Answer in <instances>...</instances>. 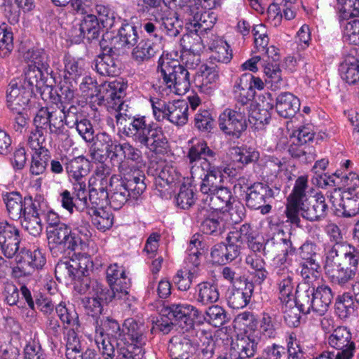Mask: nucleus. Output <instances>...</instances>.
<instances>
[{
	"mask_svg": "<svg viewBox=\"0 0 359 359\" xmlns=\"http://www.w3.org/2000/svg\"><path fill=\"white\" fill-rule=\"evenodd\" d=\"M325 231L334 243L326 255L324 269L332 283L344 286L353 280L359 264V252L355 246L343 243V236L339 226L328 224Z\"/></svg>",
	"mask_w": 359,
	"mask_h": 359,
	"instance_id": "f257e3e1",
	"label": "nucleus"
},
{
	"mask_svg": "<svg viewBox=\"0 0 359 359\" xmlns=\"http://www.w3.org/2000/svg\"><path fill=\"white\" fill-rule=\"evenodd\" d=\"M115 118L123 133L136 143L156 154L166 153L169 143L161 127L149 122L144 116H131L118 111Z\"/></svg>",
	"mask_w": 359,
	"mask_h": 359,
	"instance_id": "f03ea898",
	"label": "nucleus"
},
{
	"mask_svg": "<svg viewBox=\"0 0 359 359\" xmlns=\"http://www.w3.org/2000/svg\"><path fill=\"white\" fill-rule=\"evenodd\" d=\"M333 297L327 285H322L317 288L307 286L306 289L297 290L296 304L300 306L304 314L313 311L323 316L327 311Z\"/></svg>",
	"mask_w": 359,
	"mask_h": 359,
	"instance_id": "7ed1b4c3",
	"label": "nucleus"
},
{
	"mask_svg": "<svg viewBox=\"0 0 359 359\" xmlns=\"http://www.w3.org/2000/svg\"><path fill=\"white\" fill-rule=\"evenodd\" d=\"M81 88L86 92V88L95 93V95L99 100V104H104L114 109L117 112L123 109V97L126 86L117 81L104 83L98 88L90 77H86L81 83Z\"/></svg>",
	"mask_w": 359,
	"mask_h": 359,
	"instance_id": "20e7f679",
	"label": "nucleus"
},
{
	"mask_svg": "<svg viewBox=\"0 0 359 359\" xmlns=\"http://www.w3.org/2000/svg\"><path fill=\"white\" fill-rule=\"evenodd\" d=\"M161 60L162 57L158 60V68L167 87L179 95L187 93L191 86L190 73L187 68L176 60L162 62Z\"/></svg>",
	"mask_w": 359,
	"mask_h": 359,
	"instance_id": "39448f33",
	"label": "nucleus"
},
{
	"mask_svg": "<svg viewBox=\"0 0 359 359\" xmlns=\"http://www.w3.org/2000/svg\"><path fill=\"white\" fill-rule=\"evenodd\" d=\"M46 231L49 248L54 257H57L58 252L65 248L71 251H76L82 248L81 237L76 236L72 229L65 223L57 224L55 229H48Z\"/></svg>",
	"mask_w": 359,
	"mask_h": 359,
	"instance_id": "423d86ee",
	"label": "nucleus"
},
{
	"mask_svg": "<svg viewBox=\"0 0 359 359\" xmlns=\"http://www.w3.org/2000/svg\"><path fill=\"white\" fill-rule=\"evenodd\" d=\"M162 311L169 320H173L175 325L186 332H195L194 320L201 321V312L195 306L187 304H172L165 306Z\"/></svg>",
	"mask_w": 359,
	"mask_h": 359,
	"instance_id": "0eeeda50",
	"label": "nucleus"
},
{
	"mask_svg": "<svg viewBox=\"0 0 359 359\" xmlns=\"http://www.w3.org/2000/svg\"><path fill=\"white\" fill-rule=\"evenodd\" d=\"M246 115V109L243 107L226 109L219 117V128L226 135L239 137L248 126Z\"/></svg>",
	"mask_w": 359,
	"mask_h": 359,
	"instance_id": "6e6552de",
	"label": "nucleus"
},
{
	"mask_svg": "<svg viewBox=\"0 0 359 359\" xmlns=\"http://www.w3.org/2000/svg\"><path fill=\"white\" fill-rule=\"evenodd\" d=\"M274 194V191L267 184L255 183L248 189L246 205L250 209L260 210L262 215L268 214L271 210L270 203Z\"/></svg>",
	"mask_w": 359,
	"mask_h": 359,
	"instance_id": "1a4fd4ad",
	"label": "nucleus"
},
{
	"mask_svg": "<svg viewBox=\"0 0 359 359\" xmlns=\"http://www.w3.org/2000/svg\"><path fill=\"white\" fill-rule=\"evenodd\" d=\"M41 197L25 201V212L19 219L22 228L33 236H39L43 231V224L40 217L41 210Z\"/></svg>",
	"mask_w": 359,
	"mask_h": 359,
	"instance_id": "9d476101",
	"label": "nucleus"
},
{
	"mask_svg": "<svg viewBox=\"0 0 359 359\" xmlns=\"http://www.w3.org/2000/svg\"><path fill=\"white\" fill-rule=\"evenodd\" d=\"M327 212L328 205L325 196L321 194H316L299 203L296 215L298 218L301 215L309 222H319L326 217Z\"/></svg>",
	"mask_w": 359,
	"mask_h": 359,
	"instance_id": "9b49d317",
	"label": "nucleus"
},
{
	"mask_svg": "<svg viewBox=\"0 0 359 359\" xmlns=\"http://www.w3.org/2000/svg\"><path fill=\"white\" fill-rule=\"evenodd\" d=\"M329 345L337 351L335 359H352L355 350L350 330L344 326H339L328 337Z\"/></svg>",
	"mask_w": 359,
	"mask_h": 359,
	"instance_id": "f8f14e48",
	"label": "nucleus"
},
{
	"mask_svg": "<svg viewBox=\"0 0 359 359\" xmlns=\"http://www.w3.org/2000/svg\"><path fill=\"white\" fill-rule=\"evenodd\" d=\"M308 177L299 176L295 181L291 194L287 198L285 211L287 219L293 224L299 226L300 218L297 216V210L299 203L308 198L306 191L308 188Z\"/></svg>",
	"mask_w": 359,
	"mask_h": 359,
	"instance_id": "ddd939ff",
	"label": "nucleus"
},
{
	"mask_svg": "<svg viewBox=\"0 0 359 359\" xmlns=\"http://www.w3.org/2000/svg\"><path fill=\"white\" fill-rule=\"evenodd\" d=\"M196 220L201 222V231L207 235L219 236L225 231V222L218 212L211 211L206 205H199L196 212Z\"/></svg>",
	"mask_w": 359,
	"mask_h": 359,
	"instance_id": "4468645a",
	"label": "nucleus"
},
{
	"mask_svg": "<svg viewBox=\"0 0 359 359\" xmlns=\"http://www.w3.org/2000/svg\"><path fill=\"white\" fill-rule=\"evenodd\" d=\"M32 94L23 84L22 79H12L6 90L8 107L13 112L24 111L28 105Z\"/></svg>",
	"mask_w": 359,
	"mask_h": 359,
	"instance_id": "2eb2a0df",
	"label": "nucleus"
},
{
	"mask_svg": "<svg viewBox=\"0 0 359 359\" xmlns=\"http://www.w3.org/2000/svg\"><path fill=\"white\" fill-rule=\"evenodd\" d=\"M358 193L341 191V189H334L329 196L330 201L339 215L351 217L359 212Z\"/></svg>",
	"mask_w": 359,
	"mask_h": 359,
	"instance_id": "dca6fc26",
	"label": "nucleus"
},
{
	"mask_svg": "<svg viewBox=\"0 0 359 359\" xmlns=\"http://www.w3.org/2000/svg\"><path fill=\"white\" fill-rule=\"evenodd\" d=\"M296 250L297 247L291 240V235H286L283 230H278L264 243V256L274 260L280 255H293Z\"/></svg>",
	"mask_w": 359,
	"mask_h": 359,
	"instance_id": "f3484780",
	"label": "nucleus"
},
{
	"mask_svg": "<svg viewBox=\"0 0 359 359\" xmlns=\"http://www.w3.org/2000/svg\"><path fill=\"white\" fill-rule=\"evenodd\" d=\"M36 129H49L50 134L60 135L64 133L65 126L62 123L61 114L53 107L40 108L34 118Z\"/></svg>",
	"mask_w": 359,
	"mask_h": 359,
	"instance_id": "a211bd4d",
	"label": "nucleus"
},
{
	"mask_svg": "<svg viewBox=\"0 0 359 359\" xmlns=\"http://www.w3.org/2000/svg\"><path fill=\"white\" fill-rule=\"evenodd\" d=\"M20 243V231L8 222L0 223V248L3 255L8 259L17 255Z\"/></svg>",
	"mask_w": 359,
	"mask_h": 359,
	"instance_id": "6ab92c4d",
	"label": "nucleus"
},
{
	"mask_svg": "<svg viewBox=\"0 0 359 359\" xmlns=\"http://www.w3.org/2000/svg\"><path fill=\"white\" fill-rule=\"evenodd\" d=\"M17 269L24 276L31 275L36 269H41L46 264V258L39 250L31 251L22 248L15 256Z\"/></svg>",
	"mask_w": 359,
	"mask_h": 359,
	"instance_id": "aec40b11",
	"label": "nucleus"
},
{
	"mask_svg": "<svg viewBox=\"0 0 359 359\" xmlns=\"http://www.w3.org/2000/svg\"><path fill=\"white\" fill-rule=\"evenodd\" d=\"M201 169L203 172L200 177L202 179L201 184V191L209 196L211 193L217 191L222 181V175L221 168L216 166L210 160L205 159L201 163Z\"/></svg>",
	"mask_w": 359,
	"mask_h": 359,
	"instance_id": "412c9836",
	"label": "nucleus"
},
{
	"mask_svg": "<svg viewBox=\"0 0 359 359\" xmlns=\"http://www.w3.org/2000/svg\"><path fill=\"white\" fill-rule=\"evenodd\" d=\"M159 29L170 38L178 36L182 30V25L179 21L178 15L161 9L152 14Z\"/></svg>",
	"mask_w": 359,
	"mask_h": 359,
	"instance_id": "4be33fe9",
	"label": "nucleus"
},
{
	"mask_svg": "<svg viewBox=\"0 0 359 359\" xmlns=\"http://www.w3.org/2000/svg\"><path fill=\"white\" fill-rule=\"evenodd\" d=\"M197 339L188 334L176 336L170 340L168 350L172 359H189L195 351Z\"/></svg>",
	"mask_w": 359,
	"mask_h": 359,
	"instance_id": "5701e85b",
	"label": "nucleus"
},
{
	"mask_svg": "<svg viewBox=\"0 0 359 359\" xmlns=\"http://www.w3.org/2000/svg\"><path fill=\"white\" fill-rule=\"evenodd\" d=\"M95 335L102 336L108 339H114L126 344L125 331L121 327L118 321L112 318L106 317L103 319L97 318L95 321Z\"/></svg>",
	"mask_w": 359,
	"mask_h": 359,
	"instance_id": "b1692460",
	"label": "nucleus"
},
{
	"mask_svg": "<svg viewBox=\"0 0 359 359\" xmlns=\"http://www.w3.org/2000/svg\"><path fill=\"white\" fill-rule=\"evenodd\" d=\"M258 340L249 336L238 338L231 344L230 356L231 359H248L253 357L257 351Z\"/></svg>",
	"mask_w": 359,
	"mask_h": 359,
	"instance_id": "393cba45",
	"label": "nucleus"
},
{
	"mask_svg": "<svg viewBox=\"0 0 359 359\" xmlns=\"http://www.w3.org/2000/svg\"><path fill=\"white\" fill-rule=\"evenodd\" d=\"M196 339H197L195 351H194V359H211L215 355V341L212 334L204 330L195 331Z\"/></svg>",
	"mask_w": 359,
	"mask_h": 359,
	"instance_id": "a878e982",
	"label": "nucleus"
},
{
	"mask_svg": "<svg viewBox=\"0 0 359 359\" xmlns=\"http://www.w3.org/2000/svg\"><path fill=\"white\" fill-rule=\"evenodd\" d=\"M255 285L251 281L244 280L243 286L233 287L228 298V304L233 309H239L245 307L250 302Z\"/></svg>",
	"mask_w": 359,
	"mask_h": 359,
	"instance_id": "bb28decb",
	"label": "nucleus"
},
{
	"mask_svg": "<svg viewBox=\"0 0 359 359\" xmlns=\"http://www.w3.org/2000/svg\"><path fill=\"white\" fill-rule=\"evenodd\" d=\"M253 76L250 73L243 74L235 82L233 95L237 102L245 107L255 97V90L252 89Z\"/></svg>",
	"mask_w": 359,
	"mask_h": 359,
	"instance_id": "cd10ccee",
	"label": "nucleus"
},
{
	"mask_svg": "<svg viewBox=\"0 0 359 359\" xmlns=\"http://www.w3.org/2000/svg\"><path fill=\"white\" fill-rule=\"evenodd\" d=\"M145 176L140 170H135L126 174L124 177L119 180L126 191H128L129 196L137 199L146 189L147 185L144 182Z\"/></svg>",
	"mask_w": 359,
	"mask_h": 359,
	"instance_id": "c85d7f7f",
	"label": "nucleus"
},
{
	"mask_svg": "<svg viewBox=\"0 0 359 359\" xmlns=\"http://www.w3.org/2000/svg\"><path fill=\"white\" fill-rule=\"evenodd\" d=\"M339 72L346 83L350 86L359 84V54L346 55L340 65Z\"/></svg>",
	"mask_w": 359,
	"mask_h": 359,
	"instance_id": "c756f323",
	"label": "nucleus"
},
{
	"mask_svg": "<svg viewBox=\"0 0 359 359\" xmlns=\"http://www.w3.org/2000/svg\"><path fill=\"white\" fill-rule=\"evenodd\" d=\"M34 199L32 196L22 198L20 193L12 191L3 195V200L6 206L8 214L13 220L19 219L25 212V201Z\"/></svg>",
	"mask_w": 359,
	"mask_h": 359,
	"instance_id": "7c9ffc66",
	"label": "nucleus"
},
{
	"mask_svg": "<svg viewBox=\"0 0 359 359\" xmlns=\"http://www.w3.org/2000/svg\"><path fill=\"white\" fill-rule=\"evenodd\" d=\"M299 100L290 93H282L276 97V109L282 117H293L299 110Z\"/></svg>",
	"mask_w": 359,
	"mask_h": 359,
	"instance_id": "2f4dec72",
	"label": "nucleus"
},
{
	"mask_svg": "<svg viewBox=\"0 0 359 359\" xmlns=\"http://www.w3.org/2000/svg\"><path fill=\"white\" fill-rule=\"evenodd\" d=\"M90 161L83 156L74 158L66 163L65 169L69 179L74 182H83L90 172Z\"/></svg>",
	"mask_w": 359,
	"mask_h": 359,
	"instance_id": "473e14b6",
	"label": "nucleus"
},
{
	"mask_svg": "<svg viewBox=\"0 0 359 359\" xmlns=\"http://www.w3.org/2000/svg\"><path fill=\"white\" fill-rule=\"evenodd\" d=\"M240 255V245L228 243L227 245L220 243L215 245L211 250L213 262L225 264L234 260Z\"/></svg>",
	"mask_w": 359,
	"mask_h": 359,
	"instance_id": "72a5a7b5",
	"label": "nucleus"
},
{
	"mask_svg": "<svg viewBox=\"0 0 359 359\" xmlns=\"http://www.w3.org/2000/svg\"><path fill=\"white\" fill-rule=\"evenodd\" d=\"M159 51V46L151 39H146L141 40L136 46L133 48L131 55L132 58L137 63L142 64L149 61L154 57Z\"/></svg>",
	"mask_w": 359,
	"mask_h": 359,
	"instance_id": "f704fd0d",
	"label": "nucleus"
},
{
	"mask_svg": "<svg viewBox=\"0 0 359 359\" xmlns=\"http://www.w3.org/2000/svg\"><path fill=\"white\" fill-rule=\"evenodd\" d=\"M276 277L278 284L279 292L282 302L287 301L294 289L293 274L287 267H275Z\"/></svg>",
	"mask_w": 359,
	"mask_h": 359,
	"instance_id": "c9c22d12",
	"label": "nucleus"
},
{
	"mask_svg": "<svg viewBox=\"0 0 359 359\" xmlns=\"http://www.w3.org/2000/svg\"><path fill=\"white\" fill-rule=\"evenodd\" d=\"M116 38L118 46L130 48L137 44L140 37L137 27L124 20L121 23Z\"/></svg>",
	"mask_w": 359,
	"mask_h": 359,
	"instance_id": "e433bc0d",
	"label": "nucleus"
},
{
	"mask_svg": "<svg viewBox=\"0 0 359 359\" xmlns=\"http://www.w3.org/2000/svg\"><path fill=\"white\" fill-rule=\"evenodd\" d=\"M206 5H202L199 0H180L176 13L187 21V25L190 26L196 15L199 14Z\"/></svg>",
	"mask_w": 359,
	"mask_h": 359,
	"instance_id": "4c0bfd02",
	"label": "nucleus"
},
{
	"mask_svg": "<svg viewBox=\"0 0 359 359\" xmlns=\"http://www.w3.org/2000/svg\"><path fill=\"white\" fill-rule=\"evenodd\" d=\"M208 198L210 202L206 207L210 210L217 212L218 210H222L224 208H229L232 194L229 188L222 186L217 191L207 196L204 200L208 201Z\"/></svg>",
	"mask_w": 359,
	"mask_h": 359,
	"instance_id": "58836bf2",
	"label": "nucleus"
},
{
	"mask_svg": "<svg viewBox=\"0 0 359 359\" xmlns=\"http://www.w3.org/2000/svg\"><path fill=\"white\" fill-rule=\"evenodd\" d=\"M80 36L86 39L88 42L98 40L100 35L99 20L95 15H87L83 17L79 24Z\"/></svg>",
	"mask_w": 359,
	"mask_h": 359,
	"instance_id": "ea45409f",
	"label": "nucleus"
},
{
	"mask_svg": "<svg viewBox=\"0 0 359 359\" xmlns=\"http://www.w3.org/2000/svg\"><path fill=\"white\" fill-rule=\"evenodd\" d=\"M189 104L185 100H175L170 102L168 120L172 123L182 126L188 121Z\"/></svg>",
	"mask_w": 359,
	"mask_h": 359,
	"instance_id": "a19ab883",
	"label": "nucleus"
},
{
	"mask_svg": "<svg viewBox=\"0 0 359 359\" xmlns=\"http://www.w3.org/2000/svg\"><path fill=\"white\" fill-rule=\"evenodd\" d=\"M209 48L212 50V57L216 61L227 64L232 59V51L229 45L223 39L214 36L208 43Z\"/></svg>",
	"mask_w": 359,
	"mask_h": 359,
	"instance_id": "79ce46f5",
	"label": "nucleus"
},
{
	"mask_svg": "<svg viewBox=\"0 0 359 359\" xmlns=\"http://www.w3.org/2000/svg\"><path fill=\"white\" fill-rule=\"evenodd\" d=\"M20 79H22L25 88L29 90L32 94L35 91L41 93V88L44 86L43 72L36 65H29L25 72L24 77Z\"/></svg>",
	"mask_w": 359,
	"mask_h": 359,
	"instance_id": "37998d69",
	"label": "nucleus"
},
{
	"mask_svg": "<svg viewBox=\"0 0 359 359\" xmlns=\"http://www.w3.org/2000/svg\"><path fill=\"white\" fill-rule=\"evenodd\" d=\"M112 55H99L94 60L95 69L102 76H115L120 73V68L111 56Z\"/></svg>",
	"mask_w": 359,
	"mask_h": 359,
	"instance_id": "c03bdc74",
	"label": "nucleus"
},
{
	"mask_svg": "<svg viewBox=\"0 0 359 359\" xmlns=\"http://www.w3.org/2000/svg\"><path fill=\"white\" fill-rule=\"evenodd\" d=\"M203 319L215 327H220L229 322L230 317L223 307L212 305L206 309L203 316L201 314L200 322Z\"/></svg>",
	"mask_w": 359,
	"mask_h": 359,
	"instance_id": "a18cd8bd",
	"label": "nucleus"
},
{
	"mask_svg": "<svg viewBox=\"0 0 359 359\" xmlns=\"http://www.w3.org/2000/svg\"><path fill=\"white\" fill-rule=\"evenodd\" d=\"M197 302L203 305L214 304L219 300L217 286L210 282H203L197 285Z\"/></svg>",
	"mask_w": 359,
	"mask_h": 359,
	"instance_id": "49530a36",
	"label": "nucleus"
},
{
	"mask_svg": "<svg viewBox=\"0 0 359 359\" xmlns=\"http://www.w3.org/2000/svg\"><path fill=\"white\" fill-rule=\"evenodd\" d=\"M123 327L127 330L126 337H128L131 341L135 343L145 344L146 329L143 323L130 318L124 320Z\"/></svg>",
	"mask_w": 359,
	"mask_h": 359,
	"instance_id": "de8ad7c7",
	"label": "nucleus"
},
{
	"mask_svg": "<svg viewBox=\"0 0 359 359\" xmlns=\"http://www.w3.org/2000/svg\"><path fill=\"white\" fill-rule=\"evenodd\" d=\"M115 183L111 184V188L109 192V205L114 210H119L128 201V191L119 183V179H116Z\"/></svg>",
	"mask_w": 359,
	"mask_h": 359,
	"instance_id": "09e8293b",
	"label": "nucleus"
},
{
	"mask_svg": "<svg viewBox=\"0 0 359 359\" xmlns=\"http://www.w3.org/2000/svg\"><path fill=\"white\" fill-rule=\"evenodd\" d=\"M59 104L58 112L61 114L62 123H64L69 128L74 127L75 124L84 117L81 108L79 105Z\"/></svg>",
	"mask_w": 359,
	"mask_h": 359,
	"instance_id": "8fccbe9b",
	"label": "nucleus"
},
{
	"mask_svg": "<svg viewBox=\"0 0 359 359\" xmlns=\"http://www.w3.org/2000/svg\"><path fill=\"white\" fill-rule=\"evenodd\" d=\"M217 21V15L210 8L203 11L196 15L195 20L191 22L190 27L194 28L195 32H200V34L210 30Z\"/></svg>",
	"mask_w": 359,
	"mask_h": 359,
	"instance_id": "3c124183",
	"label": "nucleus"
},
{
	"mask_svg": "<svg viewBox=\"0 0 359 359\" xmlns=\"http://www.w3.org/2000/svg\"><path fill=\"white\" fill-rule=\"evenodd\" d=\"M116 141V140L105 132L97 133L96 135V142L94 144L93 158L100 161H102L104 156L100 154V152H105V154L107 156L109 151H111V149Z\"/></svg>",
	"mask_w": 359,
	"mask_h": 359,
	"instance_id": "603ef678",
	"label": "nucleus"
},
{
	"mask_svg": "<svg viewBox=\"0 0 359 359\" xmlns=\"http://www.w3.org/2000/svg\"><path fill=\"white\" fill-rule=\"evenodd\" d=\"M355 299L349 293L339 296L335 302V313L342 320L353 316L355 313Z\"/></svg>",
	"mask_w": 359,
	"mask_h": 359,
	"instance_id": "864d4df0",
	"label": "nucleus"
},
{
	"mask_svg": "<svg viewBox=\"0 0 359 359\" xmlns=\"http://www.w3.org/2000/svg\"><path fill=\"white\" fill-rule=\"evenodd\" d=\"M55 311L62 323L72 327L71 330H74L80 327L79 315L73 306L67 307L61 302L55 307Z\"/></svg>",
	"mask_w": 359,
	"mask_h": 359,
	"instance_id": "5fc2aeb1",
	"label": "nucleus"
},
{
	"mask_svg": "<svg viewBox=\"0 0 359 359\" xmlns=\"http://www.w3.org/2000/svg\"><path fill=\"white\" fill-rule=\"evenodd\" d=\"M288 152L292 158L299 159L303 163H308L316 159L315 149L306 144L292 143L289 146Z\"/></svg>",
	"mask_w": 359,
	"mask_h": 359,
	"instance_id": "6e6d98bb",
	"label": "nucleus"
},
{
	"mask_svg": "<svg viewBox=\"0 0 359 359\" xmlns=\"http://www.w3.org/2000/svg\"><path fill=\"white\" fill-rule=\"evenodd\" d=\"M50 159V152L48 149H42V151H34L32 156L29 168L30 173L36 176L45 174Z\"/></svg>",
	"mask_w": 359,
	"mask_h": 359,
	"instance_id": "4d7b16f0",
	"label": "nucleus"
},
{
	"mask_svg": "<svg viewBox=\"0 0 359 359\" xmlns=\"http://www.w3.org/2000/svg\"><path fill=\"white\" fill-rule=\"evenodd\" d=\"M95 11L98 15L99 24L101 23L103 27L107 29H112L116 25H119L123 22L121 18L116 17L114 12L107 6L97 5Z\"/></svg>",
	"mask_w": 359,
	"mask_h": 359,
	"instance_id": "13d9d810",
	"label": "nucleus"
},
{
	"mask_svg": "<svg viewBox=\"0 0 359 359\" xmlns=\"http://www.w3.org/2000/svg\"><path fill=\"white\" fill-rule=\"evenodd\" d=\"M254 234H255V232L252 226L246 223L241 225L239 229L229 232L226 240L228 243L231 244L239 245L241 250L242 245L245 243H248Z\"/></svg>",
	"mask_w": 359,
	"mask_h": 359,
	"instance_id": "bf43d9fd",
	"label": "nucleus"
},
{
	"mask_svg": "<svg viewBox=\"0 0 359 359\" xmlns=\"http://www.w3.org/2000/svg\"><path fill=\"white\" fill-rule=\"evenodd\" d=\"M49 93L52 102L56 104L57 108L61 104H63L62 105L72 104V102L74 99V90L67 83L60 86V93H57L55 90V94H53V89L50 90Z\"/></svg>",
	"mask_w": 359,
	"mask_h": 359,
	"instance_id": "052dcab7",
	"label": "nucleus"
},
{
	"mask_svg": "<svg viewBox=\"0 0 359 359\" xmlns=\"http://www.w3.org/2000/svg\"><path fill=\"white\" fill-rule=\"evenodd\" d=\"M190 30L189 33L184 35L181 39L183 46L189 50V51H194L198 53L204 48L203 39L200 32H195L194 28L189 27Z\"/></svg>",
	"mask_w": 359,
	"mask_h": 359,
	"instance_id": "680f3d73",
	"label": "nucleus"
},
{
	"mask_svg": "<svg viewBox=\"0 0 359 359\" xmlns=\"http://www.w3.org/2000/svg\"><path fill=\"white\" fill-rule=\"evenodd\" d=\"M89 206L91 205L93 214L98 212V210H103L109 205V191H98L93 189H88Z\"/></svg>",
	"mask_w": 359,
	"mask_h": 359,
	"instance_id": "e2e57ef3",
	"label": "nucleus"
},
{
	"mask_svg": "<svg viewBox=\"0 0 359 359\" xmlns=\"http://www.w3.org/2000/svg\"><path fill=\"white\" fill-rule=\"evenodd\" d=\"M194 126L202 133H210L214 128L215 121L208 110H199L195 114Z\"/></svg>",
	"mask_w": 359,
	"mask_h": 359,
	"instance_id": "0e129e2a",
	"label": "nucleus"
},
{
	"mask_svg": "<svg viewBox=\"0 0 359 359\" xmlns=\"http://www.w3.org/2000/svg\"><path fill=\"white\" fill-rule=\"evenodd\" d=\"M73 196L77 202V211H83L89 208L88 191L85 181L73 182Z\"/></svg>",
	"mask_w": 359,
	"mask_h": 359,
	"instance_id": "69168bd1",
	"label": "nucleus"
},
{
	"mask_svg": "<svg viewBox=\"0 0 359 359\" xmlns=\"http://www.w3.org/2000/svg\"><path fill=\"white\" fill-rule=\"evenodd\" d=\"M176 204L182 209L189 208L194 203V192L190 185L182 184L175 196Z\"/></svg>",
	"mask_w": 359,
	"mask_h": 359,
	"instance_id": "338daca9",
	"label": "nucleus"
},
{
	"mask_svg": "<svg viewBox=\"0 0 359 359\" xmlns=\"http://www.w3.org/2000/svg\"><path fill=\"white\" fill-rule=\"evenodd\" d=\"M13 36L11 28L0 26V56L7 57L13 49Z\"/></svg>",
	"mask_w": 359,
	"mask_h": 359,
	"instance_id": "774afa93",
	"label": "nucleus"
}]
</instances>
